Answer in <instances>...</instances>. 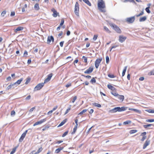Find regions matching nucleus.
Wrapping results in <instances>:
<instances>
[{"label": "nucleus", "instance_id": "1", "mask_svg": "<svg viewBox=\"0 0 154 154\" xmlns=\"http://www.w3.org/2000/svg\"><path fill=\"white\" fill-rule=\"evenodd\" d=\"M97 7L98 9L101 12H105L106 11V10L105 9L106 8L105 3L103 0H98Z\"/></svg>", "mask_w": 154, "mask_h": 154}, {"label": "nucleus", "instance_id": "2", "mask_svg": "<svg viewBox=\"0 0 154 154\" xmlns=\"http://www.w3.org/2000/svg\"><path fill=\"white\" fill-rule=\"evenodd\" d=\"M127 108V107L124 106L120 107H116L114 109L110 110L109 112L110 113H114L117 112H122L126 110Z\"/></svg>", "mask_w": 154, "mask_h": 154}, {"label": "nucleus", "instance_id": "3", "mask_svg": "<svg viewBox=\"0 0 154 154\" xmlns=\"http://www.w3.org/2000/svg\"><path fill=\"white\" fill-rule=\"evenodd\" d=\"M79 4L77 2H76L75 5L74 11L75 14L78 16H79Z\"/></svg>", "mask_w": 154, "mask_h": 154}, {"label": "nucleus", "instance_id": "4", "mask_svg": "<svg viewBox=\"0 0 154 154\" xmlns=\"http://www.w3.org/2000/svg\"><path fill=\"white\" fill-rule=\"evenodd\" d=\"M44 83H42L38 84L35 88L34 89V91H37L40 90L44 86Z\"/></svg>", "mask_w": 154, "mask_h": 154}, {"label": "nucleus", "instance_id": "5", "mask_svg": "<svg viewBox=\"0 0 154 154\" xmlns=\"http://www.w3.org/2000/svg\"><path fill=\"white\" fill-rule=\"evenodd\" d=\"M112 26L113 29L117 32L119 33H121L122 31L115 24H112Z\"/></svg>", "mask_w": 154, "mask_h": 154}, {"label": "nucleus", "instance_id": "6", "mask_svg": "<svg viewBox=\"0 0 154 154\" xmlns=\"http://www.w3.org/2000/svg\"><path fill=\"white\" fill-rule=\"evenodd\" d=\"M135 20V16H133L127 18L126 20V21L129 23H133Z\"/></svg>", "mask_w": 154, "mask_h": 154}, {"label": "nucleus", "instance_id": "7", "mask_svg": "<svg viewBox=\"0 0 154 154\" xmlns=\"http://www.w3.org/2000/svg\"><path fill=\"white\" fill-rule=\"evenodd\" d=\"M102 60V58L98 59L96 60L95 63V66L96 68L97 69L98 68L99 64Z\"/></svg>", "mask_w": 154, "mask_h": 154}, {"label": "nucleus", "instance_id": "8", "mask_svg": "<svg viewBox=\"0 0 154 154\" xmlns=\"http://www.w3.org/2000/svg\"><path fill=\"white\" fill-rule=\"evenodd\" d=\"M93 66H91L89 68L84 72L85 74H89L91 73L93 70Z\"/></svg>", "mask_w": 154, "mask_h": 154}, {"label": "nucleus", "instance_id": "9", "mask_svg": "<svg viewBox=\"0 0 154 154\" xmlns=\"http://www.w3.org/2000/svg\"><path fill=\"white\" fill-rule=\"evenodd\" d=\"M150 143V140L149 139H147L146 140L144 143L143 144V149H145L146 147L148 146Z\"/></svg>", "mask_w": 154, "mask_h": 154}, {"label": "nucleus", "instance_id": "10", "mask_svg": "<svg viewBox=\"0 0 154 154\" xmlns=\"http://www.w3.org/2000/svg\"><path fill=\"white\" fill-rule=\"evenodd\" d=\"M52 75H53L52 73H50L48 75L47 78L45 79L44 83L45 84L49 81L51 80Z\"/></svg>", "mask_w": 154, "mask_h": 154}, {"label": "nucleus", "instance_id": "11", "mask_svg": "<svg viewBox=\"0 0 154 154\" xmlns=\"http://www.w3.org/2000/svg\"><path fill=\"white\" fill-rule=\"evenodd\" d=\"M51 41H52V42H54V37L52 36H49L47 38V44H50Z\"/></svg>", "mask_w": 154, "mask_h": 154}, {"label": "nucleus", "instance_id": "12", "mask_svg": "<svg viewBox=\"0 0 154 154\" xmlns=\"http://www.w3.org/2000/svg\"><path fill=\"white\" fill-rule=\"evenodd\" d=\"M46 119L45 118L42 120H41L40 121L37 122L34 124L33 126H35L37 125L43 123V122H45L46 121Z\"/></svg>", "mask_w": 154, "mask_h": 154}, {"label": "nucleus", "instance_id": "13", "mask_svg": "<svg viewBox=\"0 0 154 154\" xmlns=\"http://www.w3.org/2000/svg\"><path fill=\"white\" fill-rule=\"evenodd\" d=\"M127 38L125 36H124L123 35H120L119 37V42L122 43Z\"/></svg>", "mask_w": 154, "mask_h": 154}, {"label": "nucleus", "instance_id": "14", "mask_svg": "<svg viewBox=\"0 0 154 154\" xmlns=\"http://www.w3.org/2000/svg\"><path fill=\"white\" fill-rule=\"evenodd\" d=\"M153 126L154 125L152 124H148L147 125H143V126L144 128L147 129H148L152 128L151 127L152 126Z\"/></svg>", "mask_w": 154, "mask_h": 154}, {"label": "nucleus", "instance_id": "15", "mask_svg": "<svg viewBox=\"0 0 154 154\" xmlns=\"http://www.w3.org/2000/svg\"><path fill=\"white\" fill-rule=\"evenodd\" d=\"M51 11L53 13L52 14L53 16L54 17H56L57 16V14L58 13L57 11L54 8H52Z\"/></svg>", "mask_w": 154, "mask_h": 154}, {"label": "nucleus", "instance_id": "16", "mask_svg": "<svg viewBox=\"0 0 154 154\" xmlns=\"http://www.w3.org/2000/svg\"><path fill=\"white\" fill-rule=\"evenodd\" d=\"M116 97L119 99L120 100H121L122 101L123 100L124 98V96L119 94L117 95V96Z\"/></svg>", "mask_w": 154, "mask_h": 154}, {"label": "nucleus", "instance_id": "17", "mask_svg": "<svg viewBox=\"0 0 154 154\" xmlns=\"http://www.w3.org/2000/svg\"><path fill=\"white\" fill-rule=\"evenodd\" d=\"M147 19V17L146 16L141 17L139 19V21L140 22H143L145 21Z\"/></svg>", "mask_w": 154, "mask_h": 154}, {"label": "nucleus", "instance_id": "18", "mask_svg": "<svg viewBox=\"0 0 154 154\" xmlns=\"http://www.w3.org/2000/svg\"><path fill=\"white\" fill-rule=\"evenodd\" d=\"M23 28L22 27H18L14 30V32L16 33H17V31H20L23 30Z\"/></svg>", "mask_w": 154, "mask_h": 154}, {"label": "nucleus", "instance_id": "19", "mask_svg": "<svg viewBox=\"0 0 154 154\" xmlns=\"http://www.w3.org/2000/svg\"><path fill=\"white\" fill-rule=\"evenodd\" d=\"M67 119H65L63 120L58 125V127H60L63 125L66 122Z\"/></svg>", "mask_w": 154, "mask_h": 154}, {"label": "nucleus", "instance_id": "20", "mask_svg": "<svg viewBox=\"0 0 154 154\" xmlns=\"http://www.w3.org/2000/svg\"><path fill=\"white\" fill-rule=\"evenodd\" d=\"M34 8L36 10L38 11L39 9V4L38 3H36L34 5Z\"/></svg>", "mask_w": 154, "mask_h": 154}, {"label": "nucleus", "instance_id": "21", "mask_svg": "<svg viewBox=\"0 0 154 154\" xmlns=\"http://www.w3.org/2000/svg\"><path fill=\"white\" fill-rule=\"evenodd\" d=\"M26 135H25L24 134H23L20 137V138L19 140V141L20 142H21L23 140V139L24 138V137H25Z\"/></svg>", "mask_w": 154, "mask_h": 154}, {"label": "nucleus", "instance_id": "22", "mask_svg": "<svg viewBox=\"0 0 154 154\" xmlns=\"http://www.w3.org/2000/svg\"><path fill=\"white\" fill-rule=\"evenodd\" d=\"M63 148V147H60L57 149H56L55 151V152L58 153L59 152L60 150H62Z\"/></svg>", "mask_w": 154, "mask_h": 154}, {"label": "nucleus", "instance_id": "23", "mask_svg": "<svg viewBox=\"0 0 154 154\" xmlns=\"http://www.w3.org/2000/svg\"><path fill=\"white\" fill-rule=\"evenodd\" d=\"M129 110L133 111L136 112L138 113H140V111L137 109H132V108H129Z\"/></svg>", "mask_w": 154, "mask_h": 154}, {"label": "nucleus", "instance_id": "24", "mask_svg": "<svg viewBox=\"0 0 154 154\" xmlns=\"http://www.w3.org/2000/svg\"><path fill=\"white\" fill-rule=\"evenodd\" d=\"M23 80V79L22 78H21L19 80H17L16 82L14 83V85H16V84H17L18 85L20 84L21 82Z\"/></svg>", "mask_w": 154, "mask_h": 154}, {"label": "nucleus", "instance_id": "25", "mask_svg": "<svg viewBox=\"0 0 154 154\" xmlns=\"http://www.w3.org/2000/svg\"><path fill=\"white\" fill-rule=\"evenodd\" d=\"M127 67V66H126L125 67L124 69L123 70L122 72V76H123L125 75V73L126 71Z\"/></svg>", "mask_w": 154, "mask_h": 154}, {"label": "nucleus", "instance_id": "26", "mask_svg": "<svg viewBox=\"0 0 154 154\" xmlns=\"http://www.w3.org/2000/svg\"><path fill=\"white\" fill-rule=\"evenodd\" d=\"M83 1L88 5L89 6H91V4L88 0H83Z\"/></svg>", "mask_w": 154, "mask_h": 154}, {"label": "nucleus", "instance_id": "27", "mask_svg": "<svg viewBox=\"0 0 154 154\" xmlns=\"http://www.w3.org/2000/svg\"><path fill=\"white\" fill-rule=\"evenodd\" d=\"M78 125H75L73 128V131L72 132V134H74L75 133V132L76 130L77 129Z\"/></svg>", "mask_w": 154, "mask_h": 154}, {"label": "nucleus", "instance_id": "28", "mask_svg": "<svg viewBox=\"0 0 154 154\" xmlns=\"http://www.w3.org/2000/svg\"><path fill=\"white\" fill-rule=\"evenodd\" d=\"M14 84L11 83L10 85L8 86L6 88L7 90H9L14 85Z\"/></svg>", "mask_w": 154, "mask_h": 154}, {"label": "nucleus", "instance_id": "29", "mask_svg": "<svg viewBox=\"0 0 154 154\" xmlns=\"http://www.w3.org/2000/svg\"><path fill=\"white\" fill-rule=\"evenodd\" d=\"M104 30L107 33H110L111 31L109 30V29L106 26H104Z\"/></svg>", "mask_w": 154, "mask_h": 154}, {"label": "nucleus", "instance_id": "30", "mask_svg": "<svg viewBox=\"0 0 154 154\" xmlns=\"http://www.w3.org/2000/svg\"><path fill=\"white\" fill-rule=\"evenodd\" d=\"M95 78H97L96 77H95V78L93 77L92 78V79H91V80L90 81V82L92 83L93 84L94 83H96V80L95 79Z\"/></svg>", "mask_w": 154, "mask_h": 154}, {"label": "nucleus", "instance_id": "31", "mask_svg": "<svg viewBox=\"0 0 154 154\" xmlns=\"http://www.w3.org/2000/svg\"><path fill=\"white\" fill-rule=\"evenodd\" d=\"M87 110V109H83L82 111L79 113L78 115L80 116L82 115L83 113L85 112Z\"/></svg>", "mask_w": 154, "mask_h": 154}, {"label": "nucleus", "instance_id": "32", "mask_svg": "<svg viewBox=\"0 0 154 154\" xmlns=\"http://www.w3.org/2000/svg\"><path fill=\"white\" fill-rule=\"evenodd\" d=\"M42 150V147H40L34 154H38L41 152Z\"/></svg>", "mask_w": 154, "mask_h": 154}, {"label": "nucleus", "instance_id": "33", "mask_svg": "<svg viewBox=\"0 0 154 154\" xmlns=\"http://www.w3.org/2000/svg\"><path fill=\"white\" fill-rule=\"evenodd\" d=\"M17 147L16 146L10 152V154H13L16 151Z\"/></svg>", "mask_w": 154, "mask_h": 154}, {"label": "nucleus", "instance_id": "34", "mask_svg": "<svg viewBox=\"0 0 154 154\" xmlns=\"http://www.w3.org/2000/svg\"><path fill=\"white\" fill-rule=\"evenodd\" d=\"M93 105L95 106H97L99 108L101 107V105L100 104L97 103H93Z\"/></svg>", "mask_w": 154, "mask_h": 154}, {"label": "nucleus", "instance_id": "35", "mask_svg": "<svg viewBox=\"0 0 154 154\" xmlns=\"http://www.w3.org/2000/svg\"><path fill=\"white\" fill-rule=\"evenodd\" d=\"M137 132V130H132L130 131L129 133L130 134H132L135 133Z\"/></svg>", "mask_w": 154, "mask_h": 154}, {"label": "nucleus", "instance_id": "36", "mask_svg": "<svg viewBox=\"0 0 154 154\" xmlns=\"http://www.w3.org/2000/svg\"><path fill=\"white\" fill-rule=\"evenodd\" d=\"M131 121L130 120H128L126 121L123 122V124L125 125L131 123Z\"/></svg>", "mask_w": 154, "mask_h": 154}, {"label": "nucleus", "instance_id": "37", "mask_svg": "<svg viewBox=\"0 0 154 154\" xmlns=\"http://www.w3.org/2000/svg\"><path fill=\"white\" fill-rule=\"evenodd\" d=\"M149 8L150 7H147L145 9L146 11L148 14H149L151 12L149 10Z\"/></svg>", "mask_w": 154, "mask_h": 154}, {"label": "nucleus", "instance_id": "38", "mask_svg": "<svg viewBox=\"0 0 154 154\" xmlns=\"http://www.w3.org/2000/svg\"><path fill=\"white\" fill-rule=\"evenodd\" d=\"M146 122H154V119H147L146 121Z\"/></svg>", "mask_w": 154, "mask_h": 154}, {"label": "nucleus", "instance_id": "39", "mask_svg": "<svg viewBox=\"0 0 154 154\" xmlns=\"http://www.w3.org/2000/svg\"><path fill=\"white\" fill-rule=\"evenodd\" d=\"M123 2H134V0H125Z\"/></svg>", "mask_w": 154, "mask_h": 154}, {"label": "nucleus", "instance_id": "40", "mask_svg": "<svg viewBox=\"0 0 154 154\" xmlns=\"http://www.w3.org/2000/svg\"><path fill=\"white\" fill-rule=\"evenodd\" d=\"M82 58L84 59V62L85 63H87V58L84 56L82 57Z\"/></svg>", "mask_w": 154, "mask_h": 154}, {"label": "nucleus", "instance_id": "41", "mask_svg": "<svg viewBox=\"0 0 154 154\" xmlns=\"http://www.w3.org/2000/svg\"><path fill=\"white\" fill-rule=\"evenodd\" d=\"M107 87L109 89L111 90H112L113 88H114V87L113 86L109 84L108 85Z\"/></svg>", "mask_w": 154, "mask_h": 154}, {"label": "nucleus", "instance_id": "42", "mask_svg": "<svg viewBox=\"0 0 154 154\" xmlns=\"http://www.w3.org/2000/svg\"><path fill=\"white\" fill-rule=\"evenodd\" d=\"M143 14H144V12H143V11H141V12L140 13L138 14H137V15H136V16L137 17H138L140 16L141 15H142Z\"/></svg>", "mask_w": 154, "mask_h": 154}, {"label": "nucleus", "instance_id": "43", "mask_svg": "<svg viewBox=\"0 0 154 154\" xmlns=\"http://www.w3.org/2000/svg\"><path fill=\"white\" fill-rule=\"evenodd\" d=\"M15 114V112L14 110H12L11 111V116H14Z\"/></svg>", "mask_w": 154, "mask_h": 154}, {"label": "nucleus", "instance_id": "44", "mask_svg": "<svg viewBox=\"0 0 154 154\" xmlns=\"http://www.w3.org/2000/svg\"><path fill=\"white\" fill-rule=\"evenodd\" d=\"M64 23V20L63 19H62L61 20V22L60 24V26H62Z\"/></svg>", "mask_w": 154, "mask_h": 154}, {"label": "nucleus", "instance_id": "45", "mask_svg": "<svg viewBox=\"0 0 154 154\" xmlns=\"http://www.w3.org/2000/svg\"><path fill=\"white\" fill-rule=\"evenodd\" d=\"M68 132V131H67L63 133V134L62 135V137H65L66 135L67 134Z\"/></svg>", "mask_w": 154, "mask_h": 154}, {"label": "nucleus", "instance_id": "46", "mask_svg": "<svg viewBox=\"0 0 154 154\" xmlns=\"http://www.w3.org/2000/svg\"><path fill=\"white\" fill-rule=\"evenodd\" d=\"M146 138V136H143V137L141 139V141H143Z\"/></svg>", "mask_w": 154, "mask_h": 154}, {"label": "nucleus", "instance_id": "47", "mask_svg": "<svg viewBox=\"0 0 154 154\" xmlns=\"http://www.w3.org/2000/svg\"><path fill=\"white\" fill-rule=\"evenodd\" d=\"M6 11H4L2 12L1 15L2 17H4L6 14Z\"/></svg>", "mask_w": 154, "mask_h": 154}, {"label": "nucleus", "instance_id": "48", "mask_svg": "<svg viewBox=\"0 0 154 154\" xmlns=\"http://www.w3.org/2000/svg\"><path fill=\"white\" fill-rule=\"evenodd\" d=\"M108 76L110 78H114L115 77L114 75L110 74H109Z\"/></svg>", "mask_w": 154, "mask_h": 154}, {"label": "nucleus", "instance_id": "49", "mask_svg": "<svg viewBox=\"0 0 154 154\" xmlns=\"http://www.w3.org/2000/svg\"><path fill=\"white\" fill-rule=\"evenodd\" d=\"M109 61V58L108 56L106 57V63H108Z\"/></svg>", "mask_w": 154, "mask_h": 154}, {"label": "nucleus", "instance_id": "50", "mask_svg": "<svg viewBox=\"0 0 154 154\" xmlns=\"http://www.w3.org/2000/svg\"><path fill=\"white\" fill-rule=\"evenodd\" d=\"M149 74L150 75H154V69L152 70L149 73Z\"/></svg>", "mask_w": 154, "mask_h": 154}, {"label": "nucleus", "instance_id": "51", "mask_svg": "<svg viewBox=\"0 0 154 154\" xmlns=\"http://www.w3.org/2000/svg\"><path fill=\"white\" fill-rule=\"evenodd\" d=\"M97 36H98L97 35H94L93 38V40L94 41H95L97 39Z\"/></svg>", "mask_w": 154, "mask_h": 154}, {"label": "nucleus", "instance_id": "52", "mask_svg": "<svg viewBox=\"0 0 154 154\" xmlns=\"http://www.w3.org/2000/svg\"><path fill=\"white\" fill-rule=\"evenodd\" d=\"M82 75V76H84V77H86V78H88V79H90L91 78V76H90V75L85 76V75Z\"/></svg>", "mask_w": 154, "mask_h": 154}, {"label": "nucleus", "instance_id": "53", "mask_svg": "<svg viewBox=\"0 0 154 154\" xmlns=\"http://www.w3.org/2000/svg\"><path fill=\"white\" fill-rule=\"evenodd\" d=\"M77 98V97L76 96L74 97L72 99V102L73 103H74L75 102V100Z\"/></svg>", "mask_w": 154, "mask_h": 154}, {"label": "nucleus", "instance_id": "54", "mask_svg": "<svg viewBox=\"0 0 154 154\" xmlns=\"http://www.w3.org/2000/svg\"><path fill=\"white\" fill-rule=\"evenodd\" d=\"M71 86V83H69L66 85L65 86L67 87L68 88L70 86Z\"/></svg>", "mask_w": 154, "mask_h": 154}, {"label": "nucleus", "instance_id": "55", "mask_svg": "<svg viewBox=\"0 0 154 154\" xmlns=\"http://www.w3.org/2000/svg\"><path fill=\"white\" fill-rule=\"evenodd\" d=\"M31 97V96L30 95H29L26 97L25 99L26 100H29L30 99Z\"/></svg>", "mask_w": 154, "mask_h": 154}, {"label": "nucleus", "instance_id": "56", "mask_svg": "<svg viewBox=\"0 0 154 154\" xmlns=\"http://www.w3.org/2000/svg\"><path fill=\"white\" fill-rule=\"evenodd\" d=\"M15 13L14 11L11 12V17L14 16L15 15Z\"/></svg>", "mask_w": 154, "mask_h": 154}, {"label": "nucleus", "instance_id": "57", "mask_svg": "<svg viewBox=\"0 0 154 154\" xmlns=\"http://www.w3.org/2000/svg\"><path fill=\"white\" fill-rule=\"evenodd\" d=\"M64 42V41H62L60 42V46L61 47H63Z\"/></svg>", "mask_w": 154, "mask_h": 154}, {"label": "nucleus", "instance_id": "58", "mask_svg": "<svg viewBox=\"0 0 154 154\" xmlns=\"http://www.w3.org/2000/svg\"><path fill=\"white\" fill-rule=\"evenodd\" d=\"M146 132H144L141 133L140 135L143 136H146Z\"/></svg>", "mask_w": 154, "mask_h": 154}, {"label": "nucleus", "instance_id": "59", "mask_svg": "<svg viewBox=\"0 0 154 154\" xmlns=\"http://www.w3.org/2000/svg\"><path fill=\"white\" fill-rule=\"evenodd\" d=\"M70 110V108H68V109H67V110H66V112H65V114H66Z\"/></svg>", "mask_w": 154, "mask_h": 154}, {"label": "nucleus", "instance_id": "60", "mask_svg": "<svg viewBox=\"0 0 154 154\" xmlns=\"http://www.w3.org/2000/svg\"><path fill=\"white\" fill-rule=\"evenodd\" d=\"M49 127H47V126H45L42 129V131H44L45 130L47 129Z\"/></svg>", "mask_w": 154, "mask_h": 154}, {"label": "nucleus", "instance_id": "61", "mask_svg": "<svg viewBox=\"0 0 154 154\" xmlns=\"http://www.w3.org/2000/svg\"><path fill=\"white\" fill-rule=\"evenodd\" d=\"M6 79L8 81H10L11 79V78L10 76H9Z\"/></svg>", "mask_w": 154, "mask_h": 154}, {"label": "nucleus", "instance_id": "62", "mask_svg": "<svg viewBox=\"0 0 154 154\" xmlns=\"http://www.w3.org/2000/svg\"><path fill=\"white\" fill-rule=\"evenodd\" d=\"M57 108V106H55L52 109V111H53L55 110H56Z\"/></svg>", "mask_w": 154, "mask_h": 154}, {"label": "nucleus", "instance_id": "63", "mask_svg": "<svg viewBox=\"0 0 154 154\" xmlns=\"http://www.w3.org/2000/svg\"><path fill=\"white\" fill-rule=\"evenodd\" d=\"M35 109V107H32V108H31L30 109V110H29V112H32L33 111V110H34Z\"/></svg>", "mask_w": 154, "mask_h": 154}, {"label": "nucleus", "instance_id": "64", "mask_svg": "<svg viewBox=\"0 0 154 154\" xmlns=\"http://www.w3.org/2000/svg\"><path fill=\"white\" fill-rule=\"evenodd\" d=\"M70 34V32L69 30H68L66 32V35L67 36H69Z\"/></svg>", "mask_w": 154, "mask_h": 154}]
</instances>
